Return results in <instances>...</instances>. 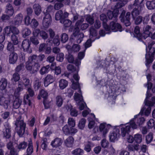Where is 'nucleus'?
<instances>
[{
    "instance_id": "f257e3e1",
    "label": "nucleus",
    "mask_w": 155,
    "mask_h": 155,
    "mask_svg": "<svg viewBox=\"0 0 155 155\" xmlns=\"http://www.w3.org/2000/svg\"><path fill=\"white\" fill-rule=\"evenodd\" d=\"M45 58V55L42 54L38 56L35 54L30 56L25 63L26 69L32 74L36 73L40 67L38 62L42 61Z\"/></svg>"
},
{
    "instance_id": "f03ea898",
    "label": "nucleus",
    "mask_w": 155,
    "mask_h": 155,
    "mask_svg": "<svg viewBox=\"0 0 155 155\" xmlns=\"http://www.w3.org/2000/svg\"><path fill=\"white\" fill-rule=\"evenodd\" d=\"M21 116H20L15 123V131L20 137H21L23 135L26 127V124L23 120H21Z\"/></svg>"
},
{
    "instance_id": "7ed1b4c3",
    "label": "nucleus",
    "mask_w": 155,
    "mask_h": 155,
    "mask_svg": "<svg viewBox=\"0 0 155 155\" xmlns=\"http://www.w3.org/2000/svg\"><path fill=\"white\" fill-rule=\"evenodd\" d=\"M155 44V41H150L148 45V47L149 49V52L148 55L146 54V65L147 66L148 65L153 61V58H155V48H152V46Z\"/></svg>"
},
{
    "instance_id": "20e7f679",
    "label": "nucleus",
    "mask_w": 155,
    "mask_h": 155,
    "mask_svg": "<svg viewBox=\"0 0 155 155\" xmlns=\"http://www.w3.org/2000/svg\"><path fill=\"white\" fill-rule=\"evenodd\" d=\"M24 86L27 88L31 87V82L26 76L23 75L21 81L18 82V87L15 89L16 92H18L22 91L24 89Z\"/></svg>"
},
{
    "instance_id": "39448f33",
    "label": "nucleus",
    "mask_w": 155,
    "mask_h": 155,
    "mask_svg": "<svg viewBox=\"0 0 155 155\" xmlns=\"http://www.w3.org/2000/svg\"><path fill=\"white\" fill-rule=\"evenodd\" d=\"M104 28L106 31H108V33L111 31L116 32L118 31H122L121 25L113 21L111 22L109 25L105 24L104 25Z\"/></svg>"
},
{
    "instance_id": "423d86ee",
    "label": "nucleus",
    "mask_w": 155,
    "mask_h": 155,
    "mask_svg": "<svg viewBox=\"0 0 155 155\" xmlns=\"http://www.w3.org/2000/svg\"><path fill=\"white\" fill-rule=\"evenodd\" d=\"M136 121L134 120V118L130 120V125H127L124 127L121 128V135L123 137H124L126 136V134H128L130 131V127L133 129H135L137 128V125L135 124Z\"/></svg>"
},
{
    "instance_id": "0eeeda50",
    "label": "nucleus",
    "mask_w": 155,
    "mask_h": 155,
    "mask_svg": "<svg viewBox=\"0 0 155 155\" xmlns=\"http://www.w3.org/2000/svg\"><path fill=\"white\" fill-rule=\"evenodd\" d=\"M4 128L2 131V136L3 138L6 139H10L11 136V126L8 123H5Z\"/></svg>"
},
{
    "instance_id": "6e6552de",
    "label": "nucleus",
    "mask_w": 155,
    "mask_h": 155,
    "mask_svg": "<svg viewBox=\"0 0 155 155\" xmlns=\"http://www.w3.org/2000/svg\"><path fill=\"white\" fill-rule=\"evenodd\" d=\"M20 93L19 92H17L15 90L14 95L13 96L14 101H13V107L15 109L18 108L21 105L22 101L20 98L19 96Z\"/></svg>"
},
{
    "instance_id": "1a4fd4ad",
    "label": "nucleus",
    "mask_w": 155,
    "mask_h": 155,
    "mask_svg": "<svg viewBox=\"0 0 155 155\" xmlns=\"http://www.w3.org/2000/svg\"><path fill=\"white\" fill-rule=\"evenodd\" d=\"M28 88V94L25 95L24 96V103L25 104H28L29 106L31 105V102L30 97H32L34 94L33 91L31 87H29Z\"/></svg>"
},
{
    "instance_id": "9d476101",
    "label": "nucleus",
    "mask_w": 155,
    "mask_h": 155,
    "mask_svg": "<svg viewBox=\"0 0 155 155\" xmlns=\"http://www.w3.org/2000/svg\"><path fill=\"white\" fill-rule=\"evenodd\" d=\"M58 2L56 3L54 6V8L55 10H58L65 5H69L71 2L70 0H56Z\"/></svg>"
},
{
    "instance_id": "9b49d317",
    "label": "nucleus",
    "mask_w": 155,
    "mask_h": 155,
    "mask_svg": "<svg viewBox=\"0 0 155 155\" xmlns=\"http://www.w3.org/2000/svg\"><path fill=\"white\" fill-rule=\"evenodd\" d=\"M5 32L8 36H10L11 33L12 34H18L19 31L15 27L13 26H7L4 29Z\"/></svg>"
},
{
    "instance_id": "f8f14e48",
    "label": "nucleus",
    "mask_w": 155,
    "mask_h": 155,
    "mask_svg": "<svg viewBox=\"0 0 155 155\" xmlns=\"http://www.w3.org/2000/svg\"><path fill=\"white\" fill-rule=\"evenodd\" d=\"M69 13L65 12L63 13L61 10L57 11L55 15V18L56 20H61L64 18H67L69 15Z\"/></svg>"
},
{
    "instance_id": "ddd939ff",
    "label": "nucleus",
    "mask_w": 155,
    "mask_h": 155,
    "mask_svg": "<svg viewBox=\"0 0 155 155\" xmlns=\"http://www.w3.org/2000/svg\"><path fill=\"white\" fill-rule=\"evenodd\" d=\"M30 44L31 42L29 40L25 39L23 41L22 47L24 51L27 52L29 53H31L32 52V50L30 47Z\"/></svg>"
},
{
    "instance_id": "4468645a",
    "label": "nucleus",
    "mask_w": 155,
    "mask_h": 155,
    "mask_svg": "<svg viewBox=\"0 0 155 155\" xmlns=\"http://www.w3.org/2000/svg\"><path fill=\"white\" fill-rule=\"evenodd\" d=\"M51 21V18L50 14L47 13L45 15L43 18V25L45 28H47L50 25Z\"/></svg>"
},
{
    "instance_id": "2eb2a0df",
    "label": "nucleus",
    "mask_w": 155,
    "mask_h": 155,
    "mask_svg": "<svg viewBox=\"0 0 155 155\" xmlns=\"http://www.w3.org/2000/svg\"><path fill=\"white\" fill-rule=\"evenodd\" d=\"M151 27L148 25H145L143 29V32L142 33L143 39H146L150 35L151 32Z\"/></svg>"
},
{
    "instance_id": "dca6fc26",
    "label": "nucleus",
    "mask_w": 155,
    "mask_h": 155,
    "mask_svg": "<svg viewBox=\"0 0 155 155\" xmlns=\"http://www.w3.org/2000/svg\"><path fill=\"white\" fill-rule=\"evenodd\" d=\"M55 81V78L53 75L51 74H48L44 78V86L47 87L49 84L52 83Z\"/></svg>"
},
{
    "instance_id": "f3484780",
    "label": "nucleus",
    "mask_w": 155,
    "mask_h": 155,
    "mask_svg": "<svg viewBox=\"0 0 155 155\" xmlns=\"http://www.w3.org/2000/svg\"><path fill=\"white\" fill-rule=\"evenodd\" d=\"M143 1L144 0H135L133 4H131L128 6V9H131L134 6L143 8L144 6Z\"/></svg>"
},
{
    "instance_id": "a211bd4d",
    "label": "nucleus",
    "mask_w": 155,
    "mask_h": 155,
    "mask_svg": "<svg viewBox=\"0 0 155 155\" xmlns=\"http://www.w3.org/2000/svg\"><path fill=\"white\" fill-rule=\"evenodd\" d=\"M18 59V55L14 52H11L8 56V62L10 64H14Z\"/></svg>"
},
{
    "instance_id": "6ab92c4d",
    "label": "nucleus",
    "mask_w": 155,
    "mask_h": 155,
    "mask_svg": "<svg viewBox=\"0 0 155 155\" xmlns=\"http://www.w3.org/2000/svg\"><path fill=\"white\" fill-rule=\"evenodd\" d=\"M9 101L2 96H0V105L3 106L5 109L8 108Z\"/></svg>"
},
{
    "instance_id": "aec40b11",
    "label": "nucleus",
    "mask_w": 155,
    "mask_h": 155,
    "mask_svg": "<svg viewBox=\"0 0 155 155\" xmlns=\"http://www.w3.org/2000/svg\"><path fill=\"white\" fill-rule=\"evenodd\" d=\"M62 143V140L60 138L57 137L53 140L51 145L53 147H57L60 146Z\"/></svg>"
},
{
    "instance_id": "412c9836",
    "label": "nucleus",
    "mask_w": 155,
    "mask_h": 155,
    "mask_svg": "<svg viewBox=\"0 0 155 155\" xmlns=\"http://www.w3.org/2000/svg\"><path fill=\"white\" fill-rule=\"evenodd\" d=\"M23 19V15L20 13L17 15L14 20V24L16 25H19L21 24Z\"/></svg>"
},
{
    "instance_id": "4be33fe9",
    "label": "nucleus",
    "mask_w": 155,
    "mask_h": 155,
    "mask_svg": "<svg viewBox=\"0 0 155 155\" xmlns=\"http://www.w3.org/2000/svg\"><path fill=\"white\" fill-rule=\"evenodd\" d=\"M143 9V8L136 7L134 8L131 12V14L133 18L134 19V18L139 15Z\"/></svg>"
},
{
    "instance_id": "5701e85b",
    "label": "nucleus",
    "mask_w": 155,
    "mask_h": 155,
    "mask_svg": "<svg viewBox=\"0 0 155 155\" xmlns=\"http://www.w3.org/2000/svg\"><path fill=\"white\" fill-rule=\"evenodd\" d=\"M84 21V19L81 18L80 20L78 21L75 24V27L74 29V36H76L79 33V26Z\"/></svg>"
},
{
    "instance_id": "b1692460",
    "label": "nucleus",
    "mask_w": 155,
    "mask_h": 155,
    "mask_svg": "<svg viewBox=\"0 0 155 155\" xmlns=\"http://www.w3.org/2000/svg\"><path fill=\"white\" fill-rule=\"evenodd\" d=\"M20 74L17 72H15L13 74L12 77L11 78V81L14 84L16 83L17 82H18L20 81Z\"/></svg>"
},
{
    "instance_id": "393cba45",
    "label": "nucleus",
    "mask_w": 155,
    "mask_h": 155,
    "mask_svg": "<svg viewBox=\"0 0 155 155\" xmlns=\"http://www.w3.org/2000/svg\"><path fill=\"white\" fill-rule=\"evenodd\" d=\"M28 147L26 150L27 154L26 155H31L33 152V147L32 142L31 140L28 141Z\"/></svg>"
},
{
    "instance_id": "a878e982",
    "label": "nucleus",
    "mask_w": 155,
    "mask_h": 155,
    "mask_svg": "<svg viewBox=\"0 0 155 155\" xmlns=\"http://www.w3.org/2000/svg\"><path fill=\"white\" fill-rule=\"evenodd\" d=\"M74 141V138L72 136H69L64 141L65 145L68 147H71Z\"/></svg>"
},
{
    "instance_id": "bb28decb",
    "label": "nucleus",
    "mask_w": 155,
    "mask_h": 155,
    "mask_svg": "<svg viewBox=\"0 0 155 155\" xmlns=\"http://www.w3.org/2000/svg\"><path fill=\"white\" fill-rule=\"evenodd\" d=\"M58 36H56L53 40L48 39L47 41V42L49 43L50 45H52L53 43L55 45L58 46L60 44V41L58 39Z\"/></svg>"
},
{
    "instance_id": "cd10ccee",
    "label": "nucleus",
    "mask_w": 155,
    "mask_h": 155,
    "mask_svg": "<svg viewBox=\"0 0 155 155\" xmlns=\"http://www.w3.org/2000/svg\"><path fill=\"white\" fill-rule=\"evenodd\" d=\"M79 94L77 93H75L74 96V100L76 101L77 103L79 104L80 102L83 101V100L82 98L81 92L79 93Z\"/></svg>"
},
{
    "instance_id": "c85d7f7f",
    "label": "nucleus",
    "mask_w": 155,
    "mask_h": 155,
    "mask_svg": "<svg viewBox=\"0 0 155 155\" xmlns=\"http://www.w3.org/2000/svg\"><path fill=\"white\" fill-rule=\"evenodd\" d=\"M7 84V80L5 78H2L0 81V89L3 90L5 89Z\"/></svg>"
},
{
    "instance_id": "c756f323",
    "label": "nucleus",
    "mask_w": 155,
    "mask_h": 155,
    "mask_svg": "<svg viewBox=\"0 0 155 155\" xmlns=\"http://www.w3.org/2000/svg\"><path fill=\"white\" fill-rule=\"evenodd\" d=\"M134 35L138 38L139 39H142L143 37H142V34L140 33V27L138 26H136L134 28Z\"/></svg>"
},
{
    "instance_id": "7c9ffc66",
    "label": "nucleus",
    "mask_w": 155,
    "mask_h": 155,
    "mask_svg": "<svg viewBox=\"0 0 155 155\" xmlns=\"http://www.w3.org/2000/svg\"><path fill=\"white\" fill-rule=\"evenodd\" d=\"M94 146V144L90 141L87 142L84 145V150L87 152L91 150V148Z\"/></svg>"
},
{
    "instance_id": "2f4dec72",
    "label": "nucleus",
    "mask_w": 155,
    "mask_h": 155,
    "mask_svg": "<svg viewBox=\"0 0 155 155\" xmlns=\"http://www.w3.org/2000/svg\"><path fill=\"white\" fill-rule=\"evenodd\" d=\"M50 66L48 65L42 67L40 70V73L41 75H43L48 73L50 70Z\"/></svg>"
},
{
    "instance_id": "473e14b6",
    "label": "nucleus",
    "mask_w": 155,
    "mask_h": 155,
    "mask_svg": "<svg viewBox=\"0 0 155 155\" xmlns=\"http://www.w3.org/2000/svg\"><path fill=\"white\" fill-rule=\"evenodd\" d=\"M118 15V12L114 11L112 12L110 10H108L107 12V15L110 19H112L113 18L116 19Z\"/></svg>"
},
{
    "instance_id": "72a5a7b5",
    "label": "nucleus",
    "mask_w": 155,
    "mask_h": 155,
    "mask_svg": "<svg viewBox=\"0 0 155 155\" xmlns=\"http://www.w3.org/2000/svg\"><path fill=\"white\" fill-rule=\"evenodd\" d=\"M71 81L72 83V88L75 90L78 89V92L79 93H81V91L80 86L78 82V81L75 82L73 80H72Z\"/></svg>"
},
{
    "instance_id": "f704fd0d",
    "label": "nucleus",
    "mask_w": 155,
    "mask_h": 155,
    "mask_svg": "<svg viewBox=\"0 0 155 155\" xmlns=\"http://www.w3.org/2000/svg\"><path fill=\"white\" fill-rule=\"evenodd\" d=\"M125 12L124 11H123L122 12L120 17H122L121 19V21L122 22L124 23V25L126 26H129L130 24V20L128 19H124V18H123V17L124 16L125 14Z\"/></svg>"
},
{
    "instance_id": "c9c22d12",
    "label": "nucleus",
    "mask_w": 155,
    "mask_h": 155,
    "mask_svg": "<svg viewBox=\"0 0 155 155\" xmlns=\"http://www.w3.org/2000/svg\"><path fill=\"white\" fill-rule=\"evenodd\" d=\"M99 129L100 131L102 133L103 136L104 137L108 132V130L105 128V124L104 123L101 124L99 126Z\"/></svg>"
},
{
    "instance_id": "e433bc0d",
    "label": "nucleus",
    "mask_w": 155,
    "mask_h": 155,
    "mask_svg": "<svg viewBox=\"0 0 155 155\" xmlns=\"http://www.w3.org/2000/svg\"><path fill=\"white\" fill-rule=\"evenodd\" d=\"M59 86L61 89L65 88L68 85V82L65 80L61 79L59 81Z\"/></svg>"
},
{
    "instance_id": "4c0bfd02",
    "label": "nucleus",
    "mask_w": 155,
    "mask_h": 155,
    "mask_svg": "<svg viewBox=\"0 0 155 155\" xmlns=\"http://www.w3.org/2000/svg\"><path fill=\"white\" fill-rule=\"evenodd\" d=\"M84 151L80 148H78L74 150L71 152V153L73 155H82L84 153Z\"/></svg>"
},
{
    "instance_id": "58836bf2",
    "label": "nucleus",
    "mask_w": 155,
    "mask_h": 155,
    "mask_svg": "<svg viewBox=\"0 0 155 155\" xmlns=\"http://www.w3.org/2000/svg\"><path fill=\"white\" fill-rule=\"evenodd\" d=\"M33 8L35 14L37 16L39 15L41 12V8L39 5L38 4H34L33 6Z\"/></svg>"
},
{
    "instance_id": "ea45409f",
    "label": "nucleus",
    "mask_w": 155,
    "mask_h": 155,
    "mask_svg": "<svg viewBox=\"0 0 155 155\" xmlns=\"http://www.w3.org/2000/svg\"><path fill=\"white\" fill-rule=\"evenodd\" d=\"M40 96L44 99L46 98L48 96V93L45 90L42 89L40 91L39 95L38 97L39 100L41 99Z\"/></svg>"
},
{
    "instance_id": "a19ab883",
    "label": "nucleus",
    "mask_w": 155,
    "mask_h": 155,
    "mask_svg": "<svg viewBox=\"0 0 155 155\" xmlns=\"http://www.w3.org/2000/svg\"><path fill=\"white\" fill-rule=\"evenodd\" d=\"M146 5L149 9H155V2L153 1H147L146 3Z\"/></svg>"
},
{
    "instance_id": "79ce46f5",
    "label": "nucleus",
    "mask_w": 155,
    "mask_h": 155,
    "mask_svg": "<svg viewBox=\"0 0 155 155\" xmlns=\"http://www.w3.org/2000/svg\"><path fill=\"white\" fill-rule=\"evenodd\" d=\"M63 99L61 96L58 95L56 98V104L58 107H60L63 104Z\"/></svg>"
},
{
    "instance_id": "37998d69",
    "label": "nucleus",
    "mask_w": 155,
    "mask_h": 155,
    "mask_svg": "<svg viewBox=\"0 0 155 155\" xmlns=\"http://www.w3.org/2000/svg\"><path fill=\"white\" fill-rule=\"evenodd\" d=\"M151 106L147 105L145 104V106L143 108L141 109V111L143 112L145 109L144 114L146 116H148L149 114L150 113L151 110Z\"/></svg>"
},
{
    "instance_id": "c03bdc74",
    "label": "nucleus",
    "mask_w": 155,
    "mask_h": 155,
    "mask_svg": "<svg viewBox=\"0 0 155 155\" xmlns=\"http://www.w3.org/2000/svg\"><path fill=\"white\" fill-rule=\"evenodd\" d=\"M64 18L61 20V22L64 24L65 27H69L71 24V21L69 19Z\"/></svg>"
},
{
    "instance_id": "a18cd8bd",
    "label": "nucleus",
    "mask_w": 155,
    "mask_h": 155,
    "mask_svg": "<svg viewBox=\"0 0 155 155\" xmlns=\"http://www.w3.org/2000/svg\"><path fill=\"white\" fill-rule=\"evenodd\" d=\"M86 122V120L84 118H83L81 119L78 124L79 128L81 129H83L85 127Z\"/></svg>"
},
{
    "instance_id": "49530a36",
    "label": "nucleus",
    "mask_w": 155,
    "mask_h": 155,
    "mask_svg": "<svg viewBox=\"0 0 155 155\" xmlns=\"http://www.w3.org/2000/svg\"><path fill=\"white\" fill-rule=\"evenodd\" d=\"M86 20L91 25L93 24L94 23V20L93 17L89 15H86Z\"/></svg>"
},
{
    "instance_id": "de8ad7c7",
    "label": "nucleus",
    "mask_w": 155,
    "mask_h": 155,
    "mask_svg": "<svg viewBox=\"0 0 155 155\" xmlns=\"http://www.w3.org/2000/svg\"><path fill=\"white\" fill-rule=\"evenodd\" d=\"M18 34H13L11 35V39L14 45H17L18 43V40L16 35Z\"/></svg>"
},
{
    "instance_id": "09e8293b",
    "label": "nucleus",
    "mask_w": 155,
    "mask_h": 155,
    "mask_svg": "<svg viewBox=\"0 0 155 155\" xmlns=\"http://www.w3.org/2000/svg\"><path fill=\"white\" fill-rule=\"evenodd\" d=\"M117 133L113 132L110 133L109 135L110 139L111 141L113 142L117 138Z\"/></svg>"
},
{
    "instance_id": "8fccbe9b",
    "label": "nucleus",
    "mask_w": 155,
    "mask_h": 155,
    "mask_svg": "<svg viewBox=\"0 0 155 155\" xmlns=\"http://www.w3.org/2000/svg\"><path fill=\"white\" fill-rule=\"evenodd\" d=\"M135 121H136V123L139 126L142 125L145 121V119L143 117H141L134 118Z\"/></svg>"
},
{
    "instance_id": "3c124183",
    "label": "nucleus",
    "mask_w": 155,
    "mask_h": 155,
    "mask_svg": "<svg viewBox=\"0 0 155 155\" xmlns=\"http://www.w3.org/2000/svg\"><path fill=\"white\" fill-rule=\"evenodd\" d=\"M153 134L151 132L149 133L146 136V139L147 143H149L152 140Z\"/></svg>"
},
{
    "instance_id": "603ef678",
    "label": "nucleus",
    "mask_w": 155,
    "mask_h": 155,
    "mask_svg": "<svg viewBox=\"0 0 155 155\" xmlns=\"http://www.w3.org/2000/svg\"><path fill=\"white\" fill-rule=\"evenodd\" d=\"M15 49V48L14 44H13L11 42H8L7 46V50L9 51L12 52H14Z\"/></svg>"
},
{
    "instance_id": "864d4df0",
    "label": "nucleus",
    "mask_w": 155,
    "mask_h": 155,
    "mask_svg": "<svg viewBox=\"0 0 155 155\" xmlns=\"http://www.w3.org/2000/svg\"><path fill=\"white\" fill-rule=\"evenodd\" d=\"M139 147V145H133L132 144H129L128 145V148L129 150L135 151L138 150Z\"/></svg>"
},
{
    "instance_id": "5fc2aeb1",
    "label": "nucleus",
    "mask_w": 155,
    "mask_h": 155,
    "mask_svg": "<svg viewBox=\"0 0 155 155\" xmlns=\"http://www.w3.org/2000/svg\"><path fill=\"white\" fill-rule=\"evenodd\" d=\"M100 18L101 20L103 21V26L104 27V25L105 24L107 25L106 23L107 21V16L105 14H102L100 15Z\"/></svg>"
},
{
    "instance_id": "6e6d98bb",
    "label": "nucleus",
    "mask_w": 155,
    "mask_h": 155,
    "mask_svg": "<svg viewBox=\"0 0 155 155\" xmlns=\"http://www.w3.org/2000/svg\"><path fill=\"white\" fill-rule=\"evenodd\" d=\"M134 140L137 143H140L142 141V135L137 134L134 135Z\"/></svg>"
},
{
    "instance_id": "4d7b16f0",
    "label": "nucleus",
    "mask_w": 155,
    "mask_h": 155,
    "mask_svg": "<svg viewBox=\"0 0 155 155\" xmlns=\"http://www.w3.org/2000/svg\"><path fill=\"white\" fill-rule=\"evenodd\" d=\"M152 101H145V104L147 105L152 106L155 104V97H153L151 98Z\"/></svg>"
},
{
    "instance_id": "13d9d810",
    "label": "nucleus",
    "mask_w": 155,
    "mask_h": 155,
    "mask_svg": "<svg viewBox=\"0 0 155 155\" xmlns=\"http://www.w3.org/2000/svg\"><path fill=\"white\" fill-rule=\"evenodd\" d=\"M22 33L23 37L25 38L30 34L31 31L29 29L25 28L23 30Z\"/></svg>"
},
{
    "instance_id": "bf43d9fd",
    "label": "nucleus",
    "mask_w": 155,
    "mask_h": 155,
    "mask_svg": "<svg viewBox=\"0 0 155 155\" xmlns=\"http://www.w3.org/2000/svg\"><path fill=\"white\" fill-rule=\"evenodd\" d=\"M27 143L25 141L20 143L18 146V148L19 150L24 149L26 148L27 146Z\"/></svg>"
},
{
    "instance_id": "052dcab7",
    "label": "nucleus",
    "mask_w": 155,
    "mask_h": 155,
    "mask_svg": "<svg viewBox=\"0 0 155 155\" xmlns=\"http://www.w3.org/2000/svg\"><path fill=\"white\" fill-rule=\"evenodd\" d=\"M30 24L32 28H35L38 26V23L35 19L34 18L31 21Z\"/></svg>"
},
{
    "instance_id": "680f3d73",
    "label": "nucleus",
    "mask_w": 155,
    "mask_h": 155,
    "mask_svg": "<svg viewBox=\"0 0 155 155\" xmlns=\"http://www.w3.org/2000/svg\"><path fill=\"white\" fill-rule=\"evenodd\" d=\"M68 39V35L65 33H63L61 35V41L62 43H65Z\"/></svg>"
},
{
    "instance_id": "e2e57ef3",
    "label": "nucleus",
    "mask_w": 155,
    "mask_h": 155,
    "mask_svg": "<svg viewBox=\"0 0 155 155\" xmlns=\"http://www.w3.org/2000/svg\"><path fill=\"white\" fill-rule=\"evenodd\" d=\"M40 35L44 40H46L48 38V34L45 31L43 30L41 31Z\"/></svg>"
},
{
    "instance_id": "0e129e2a",
    "label": "nucleus",
    "mask_w": 155,
    "mask_h": 155,
    "mask_svg": "<svg viewBox=\"0 0 155 155\" xmlns=\"http://www.w3.org/2000/svg\"><path fill=\"white\" fill-rule=\"evenodd\" d=\"M70 115L73 117H76L78 113V111L74 108H71L70 109Z\"/></svg>"
},
{
    "instance_id": "69168bd1",
    "label": "nucleus",
    "mask_w": 155,
    "mask_h": 155,
    "mask_svg": "<svg viewBox=\"0 0 155 155\" xmlns=\"http://www.w3.org/2000/svg\"><path fill=\"white\" fill-rule=\"evenodd\" d=\"M47 139L46 138L44 139L41 142V147L43 150H46L47 147Z\"/></svg>"
},
{
    "instance_id": "338daca9",
    "label": "nucleus",
    "mask_w": 155,
    "mask_h": 155,
    "mask_svg": "<svg viewBox=\"0 0 155 155\" xmlns=\"http://www.w3.org/2000/svg\"><path fill=\"white\" fill-rule=\"evenodd\" d=\"M68 125L71 127H74L75 126V122L74 119L71 117L69 118L68 121Z\"/></svg>"
},
{
    "instance_id": "774afa93",
    "label": "nucleus",
    "mask_w": 155,
    "mask_h": 155,
    "mask_svg": "<svg viewBox=\"0 0 155 155\" xmlns=\"http://www.w3.org/2000/svg\"><path fill=\"white\" fill-rule=\"evenodd\" d=\"M30 41L35 45H37L39 43V41L37 38L34 36H32L31 37Z\"/></svg>"
}]
</instances>
